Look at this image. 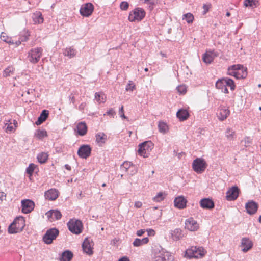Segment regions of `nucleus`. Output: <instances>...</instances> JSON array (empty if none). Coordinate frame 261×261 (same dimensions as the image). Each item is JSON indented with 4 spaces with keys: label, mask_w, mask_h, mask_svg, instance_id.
Instances as JSON below:
<instances>
[{
    "label": "nucleus",
    "mask_w": 261,
    "mask_h": 261,
    "mask_svg": "<svg viewBox=\"0 0 261 261\" xmlns=\"http://www.w3.org/2000/svg\"><path fill=\"white\" fill-rule=\"evenodd\" d=\"M205 254L204 249L202 247L192 246L188 248L185 252V257L188 258L201 257Z\"/></svg>",
    "instance_id": "nucleus-1"
},
{
    "label": "nucleus",
    "mask_w": 261,
    "mask_h": 261,
    "mask_svg": "<svg viewBox=\"0 0 261 261\" xmlns=\"http://www.w3.org/2000/svg\"><path fill=\"white\" fill-rule=\"evenodd\" d=\"M154 147V144L151 141H145L139 145L138 152L139 155L146 158Z\"/></svg>",
    "instance_id": "nucleus-2"
},
{
    "label": "nucleus",
    "mask_w": 261,
    "mask_h": 261,
    "mask_svg": "<svg viewBox=\"0 0 261 261\" xmlns=\"http://www.w3.org/2000/svg\"><path fill=\"white\" fill-rule=\"evenodd\" d=\"M145 14L143 9L137 8L129 13L128 20L131 22L140 21L144 18Z\"/></svg>",
    "instance_id": "nucleus-3"
},
{
    "label": "nucleus",
    "mask_w": 261,
    "mask_h": 261,
    "mask_svg": "<svg viewBox=\"0 0 261 261\" xmlns=\"http://www.w3.org/2000/svg\"><path fill=\"white\" fill-rule=\"evenodd\" d=\"M69 230L73 233L79 234L82 232L83 224L81 220L71 219L68 223Z\"/></svg>",
    "instance_id": "nucleus-4"
},
{
    "label": "nucleus",
    "mask_w": 261,
    "mask_h": 261,
    "mask_svg": "<svg viewBox=\"0 0 261 261\" xmlns=\"http://www.w3.org/2000/svg\"><path fill=\"white\" fill-rule=\"evenodd\" d=\"M42 51L43 49L41 47L32 49L28 53L29 61L33 64L38 63L42 55Z\"/></svg>",
    "instance_id": "nucleus-5"
},
{
    "label": "nucleus",
    "mask_w": 261,
    "mask_h": 261,
    "mask_svg": "<svg viewBox=\"0 0 261 261\" xmlns=\"http://www.w3.org/2000/svg\"><path fill=\"white\" fill-rule=\"evenodd\" d=\"M59 234V231L56 228L48 229L43 237V241L46 244H50Z\"/></svg>",
    "instance_id": "nucleus-6"
},
{
    "label": "nucleus",
    "mask_w": 261,
    "mask_h": 261,
    "mask_svg": "<svg viewBox=\"0 0 261 261\" xmlns=\"http://www.w3.org/2000/svg\"><path fill=\"white\" fill-rule=\"evenodd\" d=\"M207 164L204 159L196 158L192 163L193 170L197 173H202L206 169Z\"/></svg>",
    "instance_id": "nucleus-7"
},
{
    "label": "nucleus",
    "mask_w": 261,
    "mask_h": 261,
    "mask_svg": "<svg viewBox=\"0 0 261 261\" xmlns=\"http://www.w3.org/2000/svg\"><path fill=\"white\" fill-rule=\"evenodd\" d=\"M94 10V6L91 3H88L83 5L80 10L81 15L84 17L90 16Z\"/></svg>",
    "instance_id": "nucleus-8"
},
{
    "label": "nucleus",
    "mask_w": 261,
    "mask_h": 261,
    "mask_svg": "<svg viewBox=\"0 0 261 261\" xmlns=\"http://www.w3.org/2000/svg\"><path fill=\"white\" fill-rule=\"evenodd\" d=\"M34 202L30 199H24L21 201L22 212L28 214L31 212L34 208Z\"/></svg>",
    "instance_id": "nucleus-9"
},
{
    "label": "nucleus",
    "mask_w": 261,
    "mask_h": 261,
    "mask_svg": "<svg viewBox=\"0 0 261 261\" xmlns=\"http://www.w3.org/2000/svg\"><path fill=\"white\" fill-rule=\"evenodd\" d=\"M94 245L92 239L86 238L82 244L83 251L88 255L93 254V246Z\"/></svg>",
    "instance_id": "nucleus-10"
},
{
    "label": "nucleus",
    "mask_w": 261,
    "mask_h": 261,
    "mask_svg": "<svg viewBox=\"0 0 261 261\" xmlns=\"http://www.w3.org/2000/svg\"><path fill=\"white\" fill-rule=\"evenodd\" d=\"M91 152V148L89 145H82L79 148L77 151L78 155L82 159L88 158Z\"/></svg>",
    "instance_id": "nucleus-11"
},
{
    "label": "nucleus",
    "mask_w": 261,
    "mask_h": 261,
    "mask_svg": "<svg viewBox=\"0 0 261 261\" xmlns=\"http://www.w3.org/2000/svg\"><path fill=\"white\" fill-rule=\"evenodd\" d=\"M240 190L237 186H233L226 192V198L228 201L236 200L239 196Z\"/></svg>",
    "instance_id": "nucleus-12"
},
{
    "label": "nucleus",
    "mask_w": 261,
    "mask_h": 261,
    "mask_svg": "<svg viewBox=\"0 0 261 261\" xmlns=\"http://www.w3.org/2000/svg\"><path fill=\"white\" fill-rule=\"evenodd\" d=\"M199 225L196 220L193 218H189L185 221V228L188 230L194 231L198 229Z\"/></svg>",
    "instance_id": "nucleus-13"
},
{
    "label": "nucleus",
    "mask_w": 261,
    "mask_h": 261,
    "mask_svg": "<svg viewBox=\"0 0 261 261\" xmlns=\"http://www.w3.org/2000/svg\"><path fill=\"white\" fill-rule=\"evenodd\" d=\"M13 225L16 226L17 231H21L25 225L24 218L20 216L15 219L13 222L10 224V229Z\"/></svg>",
    "instance_id": "nucleus-14"
},
{
    "label": "nucleus",
    "mask_w": 261,
    "mask_h": 261,
    "mask_svg": "<svg viewBox=\"0 0 261 261\" xmlns=\"http://www.w3.org/2000/svg\"><path fill=\"white\" fill-rule=\"evenodd\" d=\"M45 215L50 221L54 220H59L62 217L61 212L57 210H50Z\"/></svg>",
    "instance_id": "nucleus-15"
},
{
    "label": "nucleus",
    "mask_w": 261,
    "mask_h": 261,
    "mask_svg": "<svg viewBox=\"0 0 261 261\" xmlns=\"http://www.w3.org/2000/svg\"><path fill=\"white\" fill-rule=\"evenodd\" d=\"M245 208L247 212L250 215L254 214L257 210L258 204L254 201H250L246 203Z\"/></svg>",
    "instance_id": "nucleus-16"
},
{
    "label": "nucleus",
    "mask_w": 261,
    "mask_h": 261,
    "mask_svg": "<svg viewBox=\"0 0 261 261\" xmlns=\"http://www.w3.org/2000/svg\"><path fill=\"white\" fill-rule=\"evenodd\" d=\"M241 246L242 251L244 252H246L252 248L253 243L249 238H243L241 240Z\"/></svg>",
    "instance_id": "nucleus-17"
},
{
    "label": "nucleus",
    "mask_w": 261,
    "mask_h": 261,
    "mask_svg": "<svg viewBox=\"0 0 261 261\" xmlns=\"http://www.w3.org/2000/svg\"><path fill=\"white\" fill-rule=\"evenodd\" d=\"M186 199L182 196H178L175 198L174 203V206L179 209H183L186 206Z\"/></svg>",
    "instance_id": "nucleus-18"
},
{
    "label": "nucleus",
    "mask_w": 261,
    "mask_h": 261,
    "mask_svg": "<svg viewBox=\"0 0 261 261\" xmlns=\"http://www.w3.org/2000/svg\"><path fill=\"white\" fill-rule=\"evenodd\" d=\"M45 199L49 200H55L59 196L58 192L55 189H51L46 191L44 193Z\"/></svg>",
    "instance_id": "nucleus-19"
},
{
    "label": "nucleus",
    "mask_w": 261,
    "mask_h": 261,
    "mask_svg": "<svg viewBox=\"0 0 261 261\" xmlns=\"http://www.w3.org/2000/svg\"><path fill=\"white\" fill-rule=\"evenodd\" d=\"M200 205L201 207L204 209H212L215 205L213 201L210 198H204L200 201Z\"/></svg>",
    "instance_id": "nucleus-20"
},
{
    "label": "nucleus",
    "mask_w": 261,
    "mask_h": 261,
    "mask_svg": "<svg viewBox=\"0 0 261 261\" xmlns=\"http://www.w3.org/2000/svg\"><path fill=\"white\" fill-rule=\"evenodd\" d=\"M225 77L219 79L216 82V87L217 89L221 90V91L224 93H228L227 88L226 87Z\"/></svg>",
    "instance_id": "nucleus-21"
},
{
    "label": "nucleus",
    "mask_w": 261,
    "mask_h": 261,
    "mask_svg": "<svg viewBox=\"0 0 261 261\" xmlns=\"http://www.w3.org/2000/svg\"><path fill=\"white\" fill-rule=\"evenodd\" d=\"M227 74L229 75L233 76L237 79H244L247 75V72H243L242 74H241L238 71H234L229 68L227 69Z\"/></svg>",
    "instance_id": "nucleus-22"
},
{
    "label": "nucleus",
    "mask_w": 261,
    "mask_h": 261,
    "mask_svg": "<svg viewBox=\"0 0 261 261\" xmlns=\"http://www.w3.org/2000/svg\"><path fill=\"white\" fill-rule=\"evenodd\" d=\"M230 114V111L228 108H221L217 113L218 119L223 121L227 118Z\"/></svg>",
    "instance_id": "nucleus-23"
},
{
    "label": "nucleus",
    "mask_w": 261,
    "mask_h": 261,
    "mask_svg": "<svg viewBox=\"0 0 261 261\" xmlns=\"http://www.w3.org/2000/svg\"><path fill=\"white\" fill-rule=\"evenodd\" d=\"M155 261H174V257L168 252H165L156 256Z\"/></svg>",
    "instance_id": "nucleus-24"
},
{
    "label": "nucleus",
    "mask_w": 261,
    "mask_h": 261,
    "mask_svg": "<svg viewBox=\"0 0 261 261\" xmlns=\"http://www.w3.org/2000/svg\"><path fill=\"white\" fill-rule=\"evenodd\" d=\"M78 134L81 136L85 135L87 132V126L84 122H81L76 125Z\"/></svg>",
    "instance_id": "nucleus-25"
},
{
    "label": "nucleus",
    "mask_w": 261,
    "mask_h": 261,
    "mask_svg": "<svg viewBox=\"0 0 261 261\" xmlns=\"http://www.w3.org/2000/svg\"><path fill=\"white\" fill-rule=\"evenodd\" d=\"M96 142L99 146H102L107 140V137L103 133H98L95 136Z\"/></svg>",
    "instance_id": "nucleus-26"
},
{
    "label": "nucleus",
    "mask_w": 261,
    "mask_h": 261,
    "mask_svg": "<svg viewBox=\"0 0 261 261\" xmlns=\"http://www.w3.org/2000/svg\"><path fill=\"white\" fill-rule=\"evenodd\" d=\"M48 111L46 110H44L41 113L39 117L38 118L37 120L36 121L35 124L37 125H40L44 122L48 116Z\"/></svg>",
    "instance_id": "nucleus-27"
},
{
    "label": "nucleus",
    "mask_w": 261,
    "mask_h": 261,
    "mask_svg": "<svg viewBox=\"0 0 261 261\" xmlns=\"http://www.w3.org/2000/svg\"><path fill=\"white\" fill-rule=\"evenodd\" d=\"M177 117L180 121H184L188 119L189 114L187 110L185 109H180L176 113Z\"/></svg>",
    "instance_id": "nucleus-28"
},
{
    "label": "nucleus",
    "mask_w": 261,
    "mask_h": 261,
    "mask_svg": "<svg viewBox=\"0 0 261 261\" xmlns=\"http://www.w3.org/2000/svg\"><path fill=\"white\" fill-rule=\"evenodd\" d=\"M148 242L149 239L148 237H145L142 239L136 238L132 244L134 247H140L147 244Z\"/></svg>",
    "instance_id": "nucleus-29"
},
{
    "label": "nucleus",
    "mask_w": 261,
    "mask_h": 261,
    "mask_svg": "<svg viewBox=\"0 0 261 261\" xmlns=\"http://www.w3.org/2000/svg\"><path fill=\"white\" fill-rule=\"evenodd\" d=\"M73 254L70 250H66L62 253V256L60 258V261H71L73 258Z\"/></svg>",
    "instance_id": "nucleus-30"
},
{
    "label": "nucleus",
    "mask_w": 261,
    "mask_h": 261,
    "mask_svg": "<svg viewBox=\"0 0 261 261\" xmlns=\"http://www.w3.org/2000/svg\"><path fill=\"white\" fill-rule=\"evenodd\" d=\"M33 20L35 23H42L43 22V18L40 12L34 13L32 16Z\"/></svg>",
    "instance_id": "nucleus-31"
},
{
    "label": "nucleus",
    "mask_w": 261,
    "mask_h": 261,
    "mask_svg": "<svg viewBox=\"0 0 261 261\" xmlns=\"http://www.w3.org/2000/svg\"><path fill=\"white\" fill-rule=\"evenodd\" d=\"M48 158L47 153L42 152L37 155V159L40 164H44L46 162Z\"/></svg>",
    "instance_id": "nucleus-32"
},
{
    "label": "nucleus",
    "mask_w": 261,
    "mask_h": 261,
    "mask_svg": "<svg viewBox=\"0 0 261 261\" xmlns=\"http://www.w3.org/2000/svg\"><path fill=\"white\" fill-rule=\"evenodd\" d=\"M171 234L173 239L176 240H179L180 238H182L184 236L181 230L179 228L175 229L172 231Z\"/></svg>",
    "instance_id": "nucleus-33"
},
{
    "label": "nucleus",
    "mask_w": 261,
    "mask_h": 261,
    "mask_svg": "<svg viewBox=\"0 0 261 261\" xmlns=\"http://www.w3.org/2000/svg\"><path fill=\"white\" fill-rule=\"evenodd\" d=\"M76 54V50L71 47L66 48L64 51V55L70 58L74 57Z\"/></svg>",
    "instance_id": "nucleus-34"
},
{
    "label": "nucleus",
    "mask_w": 261,
    "mask_h": 261,
    "mask_svg": "<svg viewBox=\"0 0 261 261\" xmlns=\"http://www.w3.org/2000/svg\"><path fill=\"white\" fill-rule=\"evenodd\" d=\"M228 68H229L234 71H238L240 72V71H242V72L244 71L247 72V68H244L243 67V66L241 64L233 65H231V66L228 67Z\"/></svg>",
    "instance_id": "nucleus-35"
},
{
    "label": "nucleus",
    "mask_w": 261,
    "mask_h": 261,
    "mask_svg": "<svg viewBox=\"0 0 261 261\" xmlns=\"http://www.w3.org/2000/svg\"><path fill=\"white\" fill-rule=\"evenodd\" d=\"M95 99L99 103H103L105 101L106 96L102 93L96 92L95 94Z\"/></svg>",
    "instance_id": "nucleus-36"
},
{
    "label": "nucleus",
    "mask_w": 261,
    "mask_h": 261,
    "mask_svg": "<svg viewBox=\"0 0 261 261\" xmlns=\"http://www.w3.org/2000/svg\"><path fill=\"white\" fill-rule=\"evenodd\" d=\"M166 195L164 192H160L153 198V200L155 202H161L165 199Z\"/></svg>",
    "instance_id": "nucleus-37"
},
{
    "label": "nucleus",
    "mask_w": 261,
    "mask_h": 261,
    "mask_svg": "<svg viewBox=\"0 0 261 261\" xmlns=\"http://www.w3.org/2000/svg\"><path fill=\"white\" fill-rule=\"evenodd\" d=\"M226 87H229L230 90L233 91L236 88V85L233 80L228 77H225Z\"/></svg>",
    "instance_id": "nucleus-38"
},
{
    "label": "nucleus",
    "mask_w": 261,
    "mask_h": 261,
    "mask_svg": "<svg viewBox=\"0 0 261 261\" xmlns=\"http://www.w3.org/2000/svg\"><path fill=\"white\" fill-rule=\"evenodd\" d=\"M158 128L160 133L165 134L168 130V126L166 123L160 121L158 124Z\"/></svg>",
    "instance_id": "nucleus-39"
},
{
    "label": "nucleus",
    "mask_w": 261,
    "mask_h": 261,
    "mask_svg": "<svg viewBox=\"0 0 261 261\" xmlns=\"http://www.w3.org/2000/svg\"><path fill=\"white\" fill-rule=\"evenodd\" d=\"M202 60L206 64H210L213 61L214 59L206 51V53L203 55Z\"/></svg>",
    "instance_id": "nucleus-40"
},
{
    "label": "nucleus",
    "mask_w": 261,
    "mask_h": 261,
    "mask_svg": "<svg viewBox=\"0 0 261 261\" xmlns=\"http://www.w3.org/2000/svg\"><path fill=\"white\" fill-rule=\"evenodd\" d=\"M14 71V69L13 67L9 66L4 70L3 75L5 77L9 76L13 73Z\"/></svg>",
    "instance_id": "nucleus-41"
},
{
    "label": "nucleus",
    "mask_w": 261,
    "mask_h": 261,
    "mask_svg": "<svg viewBox=\"0 0 261 261\" xmlns=\"http://www.w3.org/2000/svg\"><path fill=\"white\" fill-rule=\"evenodd\" d=\"M1 39L3 41L8 43L9 44H13L14 41L12 40L11 38L8 37L6 34L4 32H2L0 36Z\"/></svg>",
    "instance_id": "nucleus-42"
},
{
    "label": "nucleus",
    "mask_w": 261,
    "mask_h": 261,
    "mask_svg": "<svg viewBox=\"0 0 261 261\" xmlns=\"http://www.w3.org/2000/svg\"><path fill=\"white\" fill-rule=\"evenodd\" d=\"M35 136L39 139H42L47 136V132L45 130L38 129L35 133Z\"/></svg>",
    "instance_id": "nucleus-43"
},
{
    "label": "nucleus",
    "mask_w": 261,
    "mask_h": 261,
    "mask_svg": "<svg viewBox=\"0 0 261 261\" xmlns=\"http://www.w3.org/2000/svg\"><path fill=\"white\" fill-rule=\"evenodd\" d=\"M158 0H144V3L149 5V9L152 10L158 3Z\"/></svg>",
    "instance_id": "nucleus-44"
},
{
    "label": "nucleus",
    "mask_w": 261,
    "mask_h": 261,
    "mask_svg": "<svg viewBox=\"0 0 261 261\" xmlns=\"http://www.w3.org/2000/svg\"><path fill=\"white\" fill-rule=\"evenodd\" d=\"M257 1L256 0H245L244 5L245 7H253L256 6Z\"/></svg>",
    "instance_id": "nucleus-45"
},
{
    "label": "nucleus",
    "mask_w": 261,
    "mask_h": 261,
    "mask_svg": "<svg viewBox=\"0 0 261 261\" xmlns=\"http://www.w3.org/2000/svg\"><path fill=\"white\" fill-rule=\"evenodd\" d=\"M184 18L188 23H192L194 19V16L192 14L188 13L184 15Z\"/></svg>",
    "instance_id": "nucleus-46"
},
{
    "label": "nucleus",
    "mask_w": 261,
    "mask_h": 261,
    "mask_svg": "<svg viewBox=\"0 0 261 261\" xmlns=\"http://www.w3.org/2000/svg\"><path fill=\"white\" fill-rule=\"evenodd\" d=\"M252 139L249 137H246L244 140H243L242 141H241V143H244V146L245 147H247L248 146H249L250 145V144H252Z\"/></svg>",
    "instance_id": "nucleus-47"
},
{
    "label": "nucleus",
    "mask_w": 261,
    "mask_h": 261,
    "mask_svg": "<svg viewBox=\"0 0 261 261\" xmlns=\"http://www.w3.org/2000/svg\"><path fill=\"white\" fill-rule=\"evenodd\" d=\"M36 166L34 164H30L26 169L27 173L31 175H32Z\"/></svg>",
    "instance_id": "nucleus-48"
},
{
    "label": "nucleus",
    "mask_w": 261,
    "mask_h": 261,
    "mask_svg": "<svg viewBox=\"0 0 261 261\" xmlns=\"http://www.w3.org/2000/svg\"><path fill=\"white\" fill-rule=\"evenodd\" d=\"M234 134V131H233L232 129L227 128L226 129V136L228 139L231 140L233 138Z\"/></svg>",
    "instance_id": "nucleus-49"
},
{
    "label": "nucleus",
    "mask_w": 261,
    "mask_h": 261,
    "mask_svg": "<svg viewBox=\"0 0 261 261\" xmlns=\"http://www.w3.org/2000/svg\"><path fill=\"white\" fill-rule=\"evenodd\" d=\"M135 88V85L131 81H129V83L126 86L125 89L127 91H133Z\"/></svg>",
    "instance_id": "nucleus-50"
},
{
    "label": "nucleus",
    "mask_w": 261,
    "mask_h": 261,
    "mask_svg": "<svg viewBox=\"0 0 261 261\" xmlns=\"http://www.w3.org/2000/svg\"><path fill=\"white\" fill-rule=\"evenodd\" d=\"M129 7V4L127 2L123 1L120 3V8L122 10H127Z\"/></svg>",
    "instance_id": "nucleus-51"
},
{
    "label": "nucleus",
    "mask_w": 261,
    "mask_h": 261,
    "mask_svg": "<svg viewBox=\"0 0 261 261\" xmlns=\"http://www.w3.org/2000/svg\"><path fill=\"white\" fill-rule=\"evenodd\" d=\"M176 89L180 94H185L187 91L186 87L185 85L178 86Z\"/></svg>",
    "instance_id": "nucleus-52"
},
{
    "label": "nucleus",
    "mask_w": 261,
    "mask_h": 261,
    "mask_svg": "<svg viewBox=\"0 0 261 261\" xmlns=\"http://www.w3.org/2000/svg\"><path fill=\"white\" fill-rule=\"evenodd\" d=\"M133 166V163L130 162H124L123 164L121 165V167L124 168L125 171H127V170Z\"/></svg>",
    "instance_id": "nucleus-53"
},
{
    "label": "nucleus",
    "mask_w": 261,
    "mask_h": 261,
    "mask_svg": "<svg viewBox=\"0 0 261 261\" xmlns=\"http://www.w3.org/2000/svg\"><path fill=\"white\" fill-rule=\"evenodd\" d=\"M30 34L28 32H25L24 35L20 36L19 40L21 42H25L29 39Z\"/></svg>",
    "instance_id": "nucleus-54"
},
{
    "label": "nucleus",
    "mask_w": 261,
    "mask_h": 261,
    "mask_svg": "<svg viewBox=\"0 0 261 261\" xmlns=\"http://www.w3.org/2000/svg\"><path fill=\"white\" fill-rule=\"evenodd\" d=\"M8 232L9 233L13 234V233H16L18 232H19V231H17V227L15 225H13L11 229H10V225H9L8 227Z\"/></svg>",
    "instance_id": "nucleus-55"
},
{
    "label": "nucleus",
    "mask_w": 261,
    "mask_h": 261,
    "mask_svg": "<svg viewBox=\"0 0 261 261\" xmlns=\"http://www.w3.org/2000/svg\"><path fill=\"white\" fill-rule=\"evenodd\" d=\"M206 51L213 58V59L219 56L218 53L215 51L214 50L210 49Z\"/></svg>",
    "instance_id": "nucleus-56"
},
{
    "label": "nucleus",
    "mask_w": 261,
    "mask_h": 261,
    "mask_svg": "<svg viewBox=\"0 0 261 261\" xmlns=\"http://www.w3.org/2000/svg\"><path fill=\"white\" fill-rule=\"evenodd\" d=\"M210 6H211L210 5H206V4H204L203 5V11L202 12L203 15L206 14V13L208 11Z\"/></svg>",
    "instance_id": "nucleus-57"
},
{
    "label": "nucleus",
    "mask_w": 261,
    "mask_h": 261,
    "mask_svg": "<svg viewBox=\"0 0 261 261\" xmlns=\"http://www.w3.org/2000/svg\"><path fill=\"white\" fill-rule=\"evenodd\" d=\"M119 114L120 115V117L124 119H128V118L125 116V115L124 114V110H123V106H122L119 109Z\"/></svg>",
    "instance_id": "nucleus-58"
},
{
    "label": "nucleus",
    "mask_w": 261,
    "mask_h": 261,
    "mask_svg": "<svg viewBox=\"0 0 261 261\" xmlns=\"http://www.w3.org/2000/svg\"><path fill=\"white\" fill-rule=\"evenodd\" d=\"M14 130L13 126L10 124H8L6 128V132L7 133H11Z\"/></svg>",
    "instance_id": "nucleus-59"
},
{
    "label": "nucleus",
    "mask_w": 261,
    "mask_h": 261,
    "mask_svg": "<svg viewBox=\"0 0 261 261\" xmlns=\"http://www.w3.org/2000/svg\"><path fill=\"white\" fill-rule=\"evenodd\" d=\"M106 114L114 117L115 115V112L113 109H111L106 112Z\"/></svg>",
    "instance_id": "nucleus-60"
},
{
    "label": "nucleus",
    "mask_w": 261,
    "mask_h": 261,
    "mask_svg": "<svg viewBox=\"0 0 261 261\" xmlns=\"http://www.w3.org/2000/svg\"><path fill=\"white\" fill-rule=\"evenodd\" d=\"M147 232L148 236H154L155 235V231L153 229H148L146 230Z\"/></svg>",
    "instance_id": "nucleus-61"
},
{
    "label": "nucleus",
    "mask_w": 261,
    "mask_h": 261,
    "mask_svg": "<svg viewBox=\"0 0 261 261\" xmlns=\"http://www.w3.org/2000/svg\"><path fill=\"white\" fill-rule=\"evenodd\" d=\"M145 231H146L145 229H140V230H138L136 232V234L138 236H141L145 232Z\"/></svg>",
    "instance_id": "nucleus-62"
},
{
    "label": "nucleus",
    "mask_w": 261,
    "mask_h": 261,
    "mask_svg": "<svg viewBox=\"0 0 261 261\" xmlns=\"http://www.w3.org/2000/svg\"><path fill=\"white\" fill-rule=\"evenodd\" d=\"M142 202L140 201H136L135 203V206L137 208L141 207L142 206Z\"/></svg>",
    "instance_id": "nucleus-63"
},
{
    "label": "nucleus",
    "mask_w": 261,
    "mask_h": 261,
    "mask_svg": "<svg viewBox=\"0 0 261 261\" xmlns=\"http://www.w3.org/2000/svg\"><path fill=\"white\" fill-rule=\"evenodd\" d=\"M118 261H130L128 257L127 256H123L120 258Z\"/></svg>",
    "instance_id": "nucleus-64"
}]
</instances>
